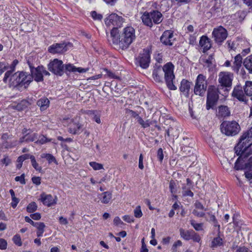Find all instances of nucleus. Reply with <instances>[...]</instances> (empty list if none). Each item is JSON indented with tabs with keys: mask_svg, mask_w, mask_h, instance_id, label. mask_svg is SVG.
Instances as JSON below:
<instances>
[{
	"mask_svg": "<svg viewBox=\"0 0 252 252\" xmlns=\"http://www.w3.org/2000/svg\"><path fill=\"white\" fill-rule=\"evenodd\" d=\"M135 38V29L132 26H127L120 32L117 29H112L108 40L113 44L118 45L120 49L125 50L129 47Z\"/></svg>",
	"mask_w": 252,
	"mask_h": 252,
	"instance_id": "1",
	"label": "nucleus"
},
{
	"mask_svg": "<svg viewBox=\"0 0 252 252\" xmlns=\"http://www.w3.org/2000/svg\"><path fill=\"white\" fill-rule=\"evenodd\" d=\"M174 65L170 63H167L163 65L155 63L153 71V77L154 80L158 83L162 82L163 74L168 88L170 90H176L177 87L174 84L175 75L173 73Z\"/></svg>",
	"mask_w": 252,
	"mask_h": 252,
	"instance_id": "2",
	"label": "nucleus"
},
{
	"mask_svg": "<svg viewBox=\"0 0 252 252\" xmlns=\"http://www.w3.org/2000/svg\"><path fill=\"white\" fill-rule=\"evenodd\" d=\"M252 145V126L240 137L237 146L234 148L237 155H244L249 152V148Z\"/></svg>",
	"mask_w": 252,
	"mask_h": 252,
	"instance_id": "3",
	"label": "nucleus"
},
{
	"mask_svg": "<svg viewBox=\"0 0 252 252\" xmlns=\"http://www.w3.org/2000/svg\"><path fill=\"white\" fill-rule=\"evenodd\" d=\"M141 18L144 25L151 28L153 24L157 25L160 23L163 20V16L160 12L153 10L150 12L145 11Z\"/></svg>",
	"mask_w": 252,
	"mask_h": 252,
	"instance_id": "4",
	"label": "nucleus"
},
{
	"mask_svg": "<svg viewBox=\"0 0 252 252\" xmlns=\"http://www.w3.org/2000/svg\"><path fill=\"white\" fill-rule=\"evenodd\" d=\"M32 81L31 75L27 72L21 71L17 72L12 74L9 79V82L13 86H24L25 88L30 84Z\"/></svg>",
	"mask_w": 252,
	"mask_h": 252,
	"instance_id": "5",
	"label": "nucleus"
},
{
	"mask_svg": "<svg viewBox=\"0 0 252 252\" xmlns=\"http://www.w3.org/2000/svg\"><path fill=\"white\" fill-rule=\"evenodd\" d=\"M220 92L219 89L214 85L209 86L207 89L206 99V109H214L219 99Z\"/></svg>",
	"mask_w": 252,
	"mask_h": 252,
	"instance_id": "6",
	"label": "nucleus"
},
{
	"mask_svg": "<svg viewBox=\"0 0 252 252\" xmlns=\"http://www.w3.org/2000/svg\"><path fill=\"white\" fill-rule=\"evenodd\" d=\"M240 126L236 121H224L220 125L221 132L227 136H235L240 130Z\"/></svg>",
	"mask_w": 252,
	"mask_h": 252,
	"instance_id": "7",
	"label": "nucleus"
},
{
	"mask_svg": "<svg viewBox=\"0 0 252 252\" xmlns=\"http://www.w3.org/2000/svg\"><path fill=\"white\" fill-rule=\"evenodd\" d=\"M47 67L49 71L56 75L62 76L64 72L63 62L58 59L51 61Z\"/></svg>",
	"mask_w": 252,
	"mask_h": 252,
	"instance_id": "8",
	"label": "nucleus"
},
{
	"mask_svg": "<svg viewBox=\"0 0 252 252\" xmlns=\"http://www.w3.org/2000/svg\"><path fill=\"white\" fill-rule=\"evenodd\" d=\"M151 53L150 49L145 48L139 53L138 57L136 58V62L142 68L146 69L149 66L151 62Z\"/></svg>",
	"mask_w": 252,
	"mask_h": 252,
	"instance_id": "9",
	"label": "nucleus"
},
{
	"mask_svg": "<svg viewBox=\"0 0 252 252\" xmlns=\"http://www.w3.org/2000/svg\"><path fill=\"white\" fill-rule=\"evenodd\" d=\"M228 36L227 30L221 26H220L213 29L212 32V38L216 43L220 45L226 39Z\"/></svg>",
	"mask_w": 252,
	"mask_h": 252,
	"instance_id": "10",
	"label": "nucleus"
},
{
	"mask_svg": "<svg viewBox=\"0 0 252 252\" xmlns=\"http://www.w3.org/2000/svg\"><path fill=\"white\" fill-rule=\"evenodd\" d=\"M125 19L122 16H120L116 13L110 14L105 19V23L107 27L113 26L112 29H117L123 26Z\"/></svg>",
	"mask_w": 252,
	"mask_h": 252,
	"instance_id": "11",
	"label": "nucleus"
},
{
	"mask_svg": "<svg viewBox=\"0 0 252 252\" xmlns=\"http://www.w3.org/2000/svg\"><path fill=\"white\" fill-rule=\"evenodd\" d=\"M43 75L50 76V73L46 70L42 65H38L35 68L32 69L31 77L37 82H42L44 80Z\"/></svg>",
	"mask_w": 252,
	"mask_h": 252,
	"instance_id": "12",
	"label": "nucleus"
},
{
	"mask_svg": "<svg viewBox=\"0 0 252 252\" xmlns=\"http://www.w3.org/2000/svg\"><path fill=\"white\" fill-rule=\"evenodd\" d=\"M231 96L233 98H235L241 102H244L245 104H247L248 103V95H246L243 87L240 84H238L234 86Z\"/></svg>",
	"mask_w": 252,
	"mask_h": 252,
	"instance_id": "13",
	"label": "nucleus"
},
{
	"mask_svg": "<svg viewBox=\"0 0 252 252\" xmlns=\"http://www.w3.org/2000/svg\"><path fill=\"white\" fill-rule=\"evenodd\" d=\"M233 78V74L227 72H221L219 75L218 81L221 86L230 88L232 86Z\"/></svg>",
	"mask_w": 252,
	"mask_h": 252,
	"instance_id": "14",
	"label": "nucleus"
},
{
	"mask_svg": "<svg viewBox=\"0 0 252 252\" xmlns=\"http://www.w3.org/2000/svg\"><path fill=\"white\" fill-rule=\"evenodd\" d=\"M176 39L174 37V32L171 30L165 31L160 37V41L165 46H171Z\"/></svg>",
	"mask_w": 252,
	"mask_h": 252,
	"instance_id": "15",
	"label": "nucleus"
},
{
	"mask_svg": "<svg viewBox=\"0 0 252 252\" xmlns=\"http://www.w3.org/2000/svg\"><path fill=\"white\" fill-rule=\"evenodd\" d=\"M67 50V45L63 43L54 44L48 47V51L51 54H62Z\"/></svg>",
	"mask_w": 252,
	"mask_h": 252,
	"instance_id": "16",
	"label": "nucleus"
},
{
	"mask_svg": "<svg viewBox=\"0 0 252 252\" xmlns=\"http://www.w3.org/2000/svg\"><path fill=\"white\" fill-rule=\"evenodd\" d=\"M40 200L42 203L48 207L54 205L57 203V198L56 196L55 198L54 199L52 195L47 194L44 192L40 194Z\"/></svg>",
	"mask_w": 252,
	"mask_h": 252,
	"instance_id": "17",
	"label": "nucleus"
},
{
	"mask_svg": "<svg viewBox=\"0 0 252 252\" xmlns=\"http://www.w3.org/2000/svg\"><path fill=\"white\" fill-rule=\"evenodd\" d=\"M192 85V83L189 82L186 79H183L180 83L179 87L180 91L183 94L187 97H188L189 95V91L191 86Z\"/></svg>",
	"mask_w": 252,
	"mask_h": 252,
	"instance_id": "18",
	"label": "nucleus"
},
{
	"mask_svg": "<svg viewBox=\"0 0 252 252\" xmlns=\"http://www.w3.org/2000/svg\"><path fill=\"white\" fill-rule=\"evenodd\" d=\"M82 126L79 123L72 121L69 125L68 131L73 134H79L82 131Z\"/></svg>",
	"mask_w": 252,
	"mask_h": 252,
	"instance_id": "19",
	"label": "nucleus"
},
{
	"mask_svg": "<svg viewBox=\"0 0 252 252\" xmlns=\"http://www.w3.org/2000/svg\"><path fill=\"white\" fill-rule=\"evenodd\" d=\"M199 44L203 48V52L205 53L209 50L212 46L210 39L206 36H202L200 38Z\"/></svg>",
	"mask_w": 252,
	"mask_h": 252,
	"instance_id": "20",
	"label": "nucleus"
},
{
	"mask_svg": "<svg viewBox=\"0 0 252 252\" xmlns=\"http://www.w3.org/2000/svg\"><path fill=\"white\" fill-rule=\"evenodd\" d=\"M64 72H78L79 73L86 72L89 70V68H84L82 67H76L72 64L68 63L64 65Z\"/></svg>",
	"mask_w": 252,
	"mask_h": 252,
	"instance_id": "21",
	"label": "nucleus"
},
{
	"mask_svg": "<svg viewBox=\"0 0 252 252\" xmlns=\"http://www.w3.org/2000/svg\"><path fill=\"white\" fill-rule=\"evenodd\" d=\"M242 56L239 54L234 57V61L232 66V70L237 73L239 71L240 67L242 66Z\"/></svg>",
	"mask_w": 252,
	"mask_h": 252,
	"instance_id": "22",
	"label": "nucleus"
},
{
	"mask_svg": "<svg viewBox=\"0 0 252 252\" xmlns=\"http://www.w3.org/2000/svg\"><path fill=\"white\" fill-rule=\"evenodd\" d=\"M36 104L40 107L41 111H43L49 106L50 101L47 97H43L37 101Z\"/></svg>",
	"mask_w": 252,
	"mask_h": 252,
	"instance_id": "23",
	"label": "nucleus"
},
{
	"mask_svg": "<svg viewBox=\"0 0 252 252\" xmlns=\"http://www.w3.org/2000/svg\"><path fill=\"white\" fill-rule=\"evenodd\" d=\"M30 105L29 102L26 100L23 99L17 104H13L12 108L18 111H22L27 108Z\"/></svg>",
	"mask_w": 252,
	"mask_h": 252,
	"instance_id": "24",
	"label": "nucleus"
},
{
	"mask_svg": "<svg viewBox=\"0 0 252 252\" xmlns=\"http://www.w3.org/2000/svg\"><path fill=\"white\" fill-rule=\"evenodd\" d=\"M100 200L103 204H108L111 200L112 194L110 191H105L99 195Z\"/></svg>",
	"mask_w": 252,
	"mask_h": 252,
	"instance_id": "25",
	"label": "nucleus"
},
{
	"mask_svg": "<svg viewBox=\"0 0 252 252\" xmlns=\"http://www.w3.org/2000/svg\"><path fill=\"white\" fill-rule=\"evenodd\" d=\"M243 65L248 70L249 72L252 74V55L248 56L243 62Z\"/></svg>",
	"mask_w": 252,
	"mask_h": 252,
	"instance_id": "26",
	"label": "nucleus"
},
{
	"mask_svg": "<svg viewBox=\"0 0 252 252\" xmlns=\"http://www.w3.org/2000/svg\"><path fill=\"white\" fill-rule=\"evenodd\" d=\"M192 229L185 230L182 228H180L179 232L181 237L185 240L189 241L190 240Z\"/></svg>",
	"mask_w": 252,
	"mask_h": 252,
	"instance_id": "27",
	"label": "nucleus"
},
{
	"mask_svg": "<svg viewBox=\"0 0 252 252\" xmlns=\"http://www.w3.org/2000/svg\"><path fill=\"white\" fill-rule=\"evenodd\" d=\"M243 89L246 95L251 96V100H252V81H246L245 85L243 86Z\"/></svg>",
	"mask_w": 252,
	"mask_h": 252,
	"instance_id": "28",
	"label": "nucleus"
},
{
	"mask_svg": "<svg viewBox=\"0 0 252 252\" xmlns=\"http://www.w3.org/2000/svg\"><path fill=\"white\" fill-rule=\"evenodd\" d=\"M206 89V86H203V87H202V86L195 84L193 90L194 93L196 95L202 96L204 95Z\"/></svg>",
	"mask_w": 252,
	"mask_h": 252,
	"instance_id": "29",
	"label": "nucleus"
},
{
	"mask_svg": "<svg viewBox=\"0 0 252 252\" xmlns=\"http://www.w3.org/2000/svg\"><path fill=\"white\" fill-rule=\"evenodd\" d=\"M218 113L220 116L225 117L229 116L230 112L227 106L221 105L218 108Z\"/></svg>",
	"mask_w": 252,
	"mask_h": 252,
	"instance_id": "30",
	"label": "nucleus"
},
{
	"mask_svg": "<svg viewBox=\"0 0 252 252\" xmlns=\"http://www.w3.org/2000/svg\"><path fill=\"white\" fill-rule=\"evenodd\" d=\"M195 84L202 86H206L207 87V81L206 77L202 74H199L195 80Z\"/></svg>",
	"mask_w": 252,
	"mask_h": 252,
	"instance_id": "31",
	"label": "nucleus"
},
{
	"mask_svg": "<svg viewBox=\"0 0 252 252\" xmlns=\"http://www.w3.org/2000/svg\"><path fill=\"white\" fill-rule=\"evenodd\" d=\"M183 153L185 155L183 157H188L194 154L195 149L191 147L184 146L182 148Z\"/></svg>",
	"mask_w": 252,
	"mask_h": 252,
	"instance_id": "32",
	"label": "nucleus"
},
{
	"mask_svg": "<svg viewBox=\"0 0 252 252\" xmlns=\"http://www.w3.org/2000/svg\"><path fill=\"white\" fill-rule=\"evenodd\" d=\"M190 188L187 187L185 184H183L182 187V195L183 196H190L192 197L194 195V193L190 190Z\"/></svg>",
	"mask_w": 252,
	"mask_h": 252,
	"instance_id": "33",
	"label": "nucleus"
},
{
	"mask_svg": "<svg viewBox=\"0 0 252 252\" xmlns=\"http://www.w3.org/2000/svg\"><path fill=\"white\" fill-rule=\"evenodd\" d=\"M223 245V240L219 236L213 239L211 242V247L213 249Z\"/></svg>",
	"mask_w": 252,
	"mask_h": 252,
	"instance_id": "34",
	"label": "nucleus"
},
{
	"mask_svg": "<svg viewBox=\"0 0 252 252\" xmlns=\"http://www.w3.org/2000/svg\"><path fill=\"white\" fill-rule=\"evenodd\" d=\"M42 158H45L47 159L49 164L52 163H55L56 164H58V162L55 157L50 154L43 153L41 155Z\"/></svg>",
	"mask_w": 252,
	"mask_h": 252,
	"instance_id": "35",
	"label": "nucleus"
},
{
	"mask_svg": "<svg viewBox=\"0 0 252 252\" xmlns=\"http://www.w3.org/2000/svg\"><path fill=\"white\" fill-rule=\"evenodd\" d=\"M52 140L51 139H49L47 138L44 135H40L39 136V137L37 140L35 141V143L37 144H44L46 143L51 142Z\"/></svg>",
	"mask_w": 252,
	"mask_h": 252,
	"instance_id": "36",
	"label": "nucleus"
},
{
	"mask_svg": "<svg viewBox=\"0 0 252 252\" xmlns=\"http://www.w3.org/2000/svg\"><path fill=\"white\" fill-rule=\"evenodd\" d=\"M190 223L195 230L200 231L203 230V224L202 223H196L194 220H190Z\"/></svg>",
	"mask_w": 252,
	"mask_h": 252,
	"instance_id": "37",
	"label": "nucleus"
},
{
	"mask_svg": "<svg viewBox=\"0 0 252 252\" xmlns=\"http://www.w3.org/2000/svg\"><path fill=\"white\" fill-rule=\"evenodd\" d=\"M26 142L29 143L30 142L35 141L37 139L38 134L36 133H33L32 134H30L29 133L26 134Z\"/></svg>",
	"mask_w": 252,
	"mask_h": 252,
	"instance_id": "38",
	"label": "nucleus"
},
{
	"mask_svg": "<svg viewBox=\"0 0 252 252\" xmlns=\"http://www.w3.org/2000/svg\"><path fill=\"white\" fill-rule=\"evenodd\" d=\"M37 208V205L35 202H32L27 207V211L28 213H33L35 212Z\"/></svg>",
	"mask_w": 252,
	"mask_h": 252,
	"instance_id": "39",
	"label": "nucleus"
},
{
	"mask_svg": "<svg viewBox=\"0 0 252 252\" xmlns=\"http://www.w3.org/2000/svg\"><path fill=\"white\" fill-rule=\"evenodd\" d=\"M31 160L32 165L33 167L37 171L40 172L42 170V167L38 165V164L36 162L35 158L33 156H31Z\"/></svg>",
	"mask_w": 252,
	"mask_h": 252,
	"instance_id": "40",
	"label": "nucleus"
},
{
	"mask_svg": "<svg viewBox=\"0 0 252 252\" xmlns=\"http://www.w3.org/2000/svg\"><path fill=\"white\" fill-rule=\"evenodd\" d=\"M89 164L94 170H98L103 169V166L102 164L94 161L90 162Z\"/></svg>",
	"mask_w": 252,
	"mask_h": 252,
	"instance_id": "41",
	"label": "nucleus"
},
{
	"mask_svg": "<svg viewBox=\"0 0 252 252\" xmlns=\"http://www.w3.org/2000/svg\"><path fill=\"white\" fill-rule=\"evenodd\" d=\"M226 44H227V47L229 50L235 51L237 47V44L234 41H232L231 40H228Z\"/></svg>",
	"mask_w": 252,
	"mask_h": 252,
	"instance_id": "42",
	"label": "nucleus"
},
{
	"mask_svg": "<svg viewBox=\"0 0 252 252\" xmlns=\"http://www.w3.org/2000/svg\"><path fill=\"white\" fill-rule=\"evenodd\" d=\"M183 159L188 162L194 163L197 159V157L196 155L193 154L189 156L183 157Z\"/></svg>",
	"mask_w": 252,
	"mask_h": 252,
	"instance_id": "43",
	"label": "nucleus"
},
{
	"mask_svg": "<svg viewBox=\"0 0 252 252\" xmlns=\"http://www.w3.org/2000/svg\"><path fill=\"white\" fill-rule=\"evenodd\" d=\"M13 241L14 243L18 246H21L22 242L21 241V238L19 235L16 234L13 237Z\"/></svg>",
	"mask_w": 252,
	"mask_h": 252,
	"instance_id": "44",
	"label": "nucleus"
},
{
	"mask_svg": "<svg viewBox=\"0 0 252 252\" xmlns=\"http://www.w3.org/2000/svg\"><path fill=\"white\" fill-rule=\"evenodd\" d=\"M154 58L157 61L156 63L160 64L163 63L162 55L161 53H155L154 54Z\"/></svg>",
	"mask_w": 252,
	"mask_h": 252,
	"instance_id": "45",
	"label": "nucleus"
},
{
	"mask_svg": "<svg viewBox=\"0 0 252 252\" xmlns=\"http://www.w3.org/2000/svg\"><path fill=\"white\" fill-rule=\"evenodd\" d=\"M133 212L134 216L136 218H140L143 215L142 212L141 210V207L140 206H137L134 210Z\"/></svg>",
	"mask_w": 252,
	"mask_h": 252,
	"instance_id": "46",
	"label": "nucleus"
},
{
	"mask_svg": "<svg viewBox=\"0 0 252 252\" xmlns=\"http://www.w3.org/2000/svg\"><path fill=\"white\" fill-rule=\"evenodd\" d=\"M191 235L190 240H192L194 242H199L201 240V238L199 234H198L197 233L195 232L194 231L192 230V232H191Z\"/></svg>",
	"mask_w": 252,
	"mask_h": 252,
	"instance_id": "47",
	"label": "nucleus"
},
{
	"mask_svg": "<svg viewBox=\"0 0 252 252\" xmlns=\"http://www.w3.org/2000/svg\"><path fill=\"white\" fill-rule=\"evenodd\" d=\"M95 112H96V111H95V110H90V111H89V112L88 113V114L90 115H94V117L93 118L95 122H96L97 124H100L101 123L100 117L95 115Z\"/></svg>",
	"mask_w": 252,
	"mask_h": 252,
	"instance_id": "48",
	"label": "nucleus"
},
{
	"mask_svg": "<svg viewBox=\"0 0 252 252\" xmlns=\"http://www.w3.org/2000/svg\"><path fill=\"white\" fill-rule=\"evenodd\" d=\"M91 16L93 19L95 20H101L103 17L102 15L98 14L95 11L91 12Z\"/></svg>",
	"mask_w": 252,
	"mask_h": 252,
	"instance_id": "49",
	"label": "nucleus"
},
{
	"mask_svg": "<svg viewBox=\"0 0 252 252\" xmlns=\"http://www.w3.org/2000/svg\"><path fill=\"white\" fill-rule=\"evenodd\" d=\"M32 155L29 154H24L20 156L17 159L18 162H23L25 160L30 158Z\"/></svg>",
	"mask_w": 252,
	"mask_h": 252,
	"instance_id": "50",
	"label": "nucleus"
},
{
	"mask_svg": "<svg viewBox=\"0 0 252 252\" xmlns=\"http://www.w3.org/2000/svg\"><path fill=\"white\" fill-rule=\"evenodd\" d=\"M104 70L106 73V75H107L109 77H110L111 78H114V79H120V77L119 76H117L115 75L113 72H111L110 71H109L107 68H104Z\"/></svg>",
	"mask_w": 252,
	"mask_h": 252,
	"instance_id": "51",
	"label": "nucleus"
},
{
	"mask_svg": "<svg viewBox=\"0 0 252 252\" xmlns=\"http://www.w3.org/2000/svg\"><path fill=\"white\" fill-rule=\"evenodd\" d=\"M15 180L17 182H20L21 184L25 185L26 184L25 180V174H22L20 176H16Z\"/></svg>",
	"mask_w": 252,
	"mask_h": 252,
	"instance_id": "52",
	"label": "nucleus"
},
{
	"mask_svg": "<svg viewBox=\"0 0 252 252\" xmlns=\"http://www.w3.org/2000/svg\"><path fill=\"white\" fill-rule=\"evenodd\" d=\"M169 189L171 193H175L176 189V183L173 180H171L169 183Z\"/></svg>",
	"mask_w": 252,
	"mask_h": 252,
	"instance_id": "53",
	"label": "nucleus"
},
{
	"mask_svg": "<svg viewBox=\"0 0 252 252\" xmlns=\"http://www.w3.org/2000/svg\"><path fill=\"white\" fill-rule=\"evenodd\" d=\"M126 113L127 114L130 115L132 117L136 119L139 116V114L136 112L128 109L126 110Z\"/></svg>",
	"mask_w": 252,
	"mask_h": 252,
	"instance_id": "54",
	"label": "nucleus"
},
{
	"mask_svg": "<svg viewBox=\"0 0 252 252\" xmlns=\"http://www.w3.org/2000/svg\"><path fill=\"white\" fill-rule=\"evenodd\" d=\"M163 151L162 148H159L157 152V158L158 159L159 161L160 162H162L163 159Z\"/></svg>",
	"mask_w": 252,
	"mask_h": 252,
	"instance_id": "55",
	"label": "nucleus"
},
{
	"mask_svg": "<svg viewBox=\"0 0 252 252\" xmlns=\"http://www.w3.org/2000/svg\"><path fill=\"white\" fill-rule=\"evenodd\" d=\"M194 206H195V208L199 209V210H204V211L207 210V209L206 208H205V207L202 204V203L198 201H195V202L194 203Z\"/></svg>",
	"mask_w": 252,
	"mask_h": 252,
	"instance_id": "56",
	"label": "nucleus"
},
{
	"mask_svg": "<svg viewBox=\"0 0 252 252\" xmlns=\"http://www.w3.org/2000/svg\"><path fill=\"white\" fill-rule=\"evenodd\" d=\"M7 242L3 239L0 238V249L3 250L7 248Z\"/></svg>",
	"mask_w": 252,
	"mask_h": 252,
	"instance_id": "57",
	"label": "nucleus"
},
{
	"mask_svg": "<svg viewBox=\"0 0 252 252\" xmlns=\"http://www.w3.org/2000/svg\"><path fill=\"white\" fill-rule=\"evenodd\" d=\"M123 219L128 223H131L134 221V219L132 216L125 215L123 217Z\"/></svg>",
	"mask_w": 252,
	"mask_h": 252,
	"instance_id": "58",
	"label": "nucleus"
},
{
	"mask_svg": "<svg viewBox=\"0 0 252 252\" xmlns=\"http://www.w3.org/2000/svg\"><path fill=\"white\" fill-rule=\"evenodd\" d=\"M213 55H210L208 59H203V62L204 63H206L208 65V66H210L212 64V60H213Z\"/></svg>",
	"mask_w": 252,
	"mask_h": 252,
	"instance_id": "59",
	"label": "nucleus"
},
{
	"mask_svg": "<svg viewBox=\"0 0 252 252\" xmlns=\"http://www.w3.org/2000/svg\"><path fill=\"white\" fill-rule=\"evenodd\" d=\"M35 227L37 229V230L44 231L45 225L43 222H37V224H36Z\"/></svg>",
	"mask_w": 252,
	"mask_h": 252,
	"instance_id": "60",
	"label": "nucleus"
},
{
	"mask_svg": "<svg viewBox=\"0 0 252 252\" xmlns=\"http://www.w3.org/2000/svg\"><path fill=\"white\" fill-rule=\"evenodd\" d=\"M12 72L13 71L11 70H9L5 72V73L4 74V77L3 79V81L4 82L6 83L7 79L9 78H10L11 76L12 75Z\"/></svg>",
	"mask_w": 252,
	"mask_h": 252,
	"instance_id": "61",
	"label": "nucleus"
},
{
	"mask_svg": "<svg viewBox=\"0 0 252 252\" xmlns=\"http://www.w3.org/2000/svg\"><path fill=\"white\" fill-rule=\"evenodd\" d=\"M7 67L4 63L0 62V75L2 74L6 69Z\"/></svg>",
	"mask_w": 252,
	"mask_h": 252,
	"instance_id": "62",
	"label": "nucleus"
},
{
	"mask_svg": "<svg viewBox=\"0 0 252 252\" xmlns=\"http://www.w3.org/2000/svg\"><path fill=\"white\" fill-rule=\"evenodd\" d=\"M32 183L36 185H39L41 183V178L39 177H33L32 178Z\"/></svg>",
	"mask_w": 252,
	"mask_h": 252,
	"instance_id": "63",
	"label": "nucleus"
},
{
	"mask_svg": "<svg viewBox=\"0 0 252 252\" xmlns=\"http://www.w3.org/2000/svg\"><path fill=\"white\" fill-rule=\"evenodd\" d=\"M19 202V199L17 197H14L12 199V202L11 203V206L13 208H15Z\"/></svg>",
	"mask_w": 252,
	"mask_h": 252,
	"instance_id": "64",
	"label": "nucleus"
}]
</instances>
